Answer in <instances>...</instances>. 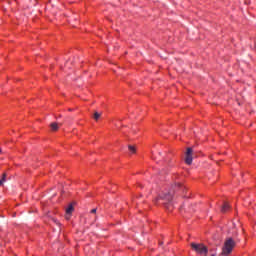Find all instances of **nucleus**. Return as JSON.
Instances as JSON below:
<instances>
[{
	"label": "nucleus",
	"instance_id": "obj_7",
	"mask_svg": "<svg viewBox=\"0 0 256 256\" xmlns=\"http://www.w3.org/2000/svg\"><path fill=\"white\" fill-rule=\"evenodd\" d=\"M93 119L94 121H99V119H101V113L94 112Z\"/></svg>",
	"mask_w": 256,
	"mask_h": 256
},
{
	"label": "nucleus",
	"instance_id": "obj_1",
	"mask_svg": "<svg viewBox=\"0 0 256 256\" xmlns=\"http://www.w3.org/2000/svg\"><path fill=\"white\" fill-rule=\"evenodd\" d=\"M235 240L233 238H227L224 242V245L222 247V252L220 255L222 256H229L233 252V249L235 248Z\"/></svg>",
	"mask_w": 256,
	"mask_h": 256
},
{
	"label": "nucleus",
	"instance_id": "obj_3",
	"mask_svg": "<svg viewBox=\"0 0 256 256\" xmlns=\"http://www.w3.org/2000/svg\"><path fill=\"white\" fill-rule=\"evenodd\" d=\"M185 163L186 165H191V163H193V148H187L185 154Z\"/></svg>",
	"mask_w": 256,
	"mask_h": 256
},
{
	"label": "nucleus",
	"instance_id": "obj_13",
	"mask_svg": "<svg viewBox=\"0 0 256 256\" xmlns=\"http://www.w3.org/2000/svg\"><path fill=\"white\" fill-rule=\"evenodd\" d=\"M0 153H1V149H0Z\"/></svg>",
	"mask_w": 256,
	"mask_h": 256
},
{
	"label": "nucleus",
	"instance_id": "obj_4",
	"mask_svg": "<svg viewBox=\"0 0 256 256\" xmlns=\"http://www.w3.org/2000/svg\"><path fill=\"white\" fill-rule=\"evenodd\" d=\"M73 211H75V202L70 203L68 205V207L66 208L65 219H67V221H69V219H71V215H73Z\"/></svg>",
	"mask_w": 256,
	"mask_h": 256
},
{
	"label": "nucleus",
	"instance_id": "obj_6",
	"mask_svg": "<svg viewBox=\"0 0 256 256\" xmlns=\"http://www.w3.org/2000/svg\"><path fill=\"white\" fill-rule=\"evenodd\" d=\"M50 127L53 131H58L59 130V124L57 122H53L50 124Z\"/></svg>",
	"mask_w": 256,
	"mask_h": 256
},
{
	"label": "nucleus",
	"instance_id": "obj_5",
	"mask_svg": "<svg viewBox=\"0 0 256 256\" xmlns=\"http://www.w3.org/2000/svg\"><path fill=\"white\" fill-rule=\"evenodd\" d=\"M228 209H230L229 203L225 202L221 208L222 213H227Z\"/></svg>",
	"mask_w": 256,
	"mask_h": 256
},
{
	"label": "nucleus",
	"instance_id": "obj_12",
	"mask_svg": "<svg viewBox=\"0 0 256 256\" xmlns=\"http://www.w3.org/2000/svg\"><path fill=\"white\" fill-rule=\"evenodd\" d=\"M95 221H97V216H94L92 223H95Z\"/></svg>",
	"mask_w": 256,
	"mask_h": 256
},
{
	"label": "nucleus",
	"instance_id": "obj_11",
	"mask_svg": "<svg viewBox=\"0 0 256 256\" xmlns=\"http://www.w3.org/2000/svg\"><path fill=\"white\" fill-rule=\"evenodd\" d=\"M91 213H92V215H95V213H97V208L92 209Z\"/></svg>",
	"mask_w": 256,
	"mask_h": 256
},
{
	"label": "nucleus",
	"instance_id": "obj_10",
	"mask_svg": "<svg viewBox=\"0 0 256 256\" xmlns=\"http://www.w3.org/2000/svg\"><path fill=\"white\" fill-rule=\"evenodd\" d=\"M128 149H129V151H130V153H136L137 152V149L135 148V146H133V145H129L128 146Z\"/></svg>",
	"mask_w": 256,
	"mask_h": 256
},
{
	"label": "nucleus",
	"instance_id": "obj_8",
	"mask_svg": "<svg viewBox=\"0 0 256 256\" xmlns=\"http://www.w3.org/2000/svg\"><path fill=\"white\" fill-rule=\"evenodd\" d=\"M5 181H7V174L6 173H4L2 175V178L0 180V187H1V185H3V183H5Z\"/></svg>",
	"mask_w": 256,
	"mask_h": 256
},
{
	"label": "nucleus",
	"instance_id": "obj_2",
	"mask_svg": "<svg viewBox=\"0 0 256 256\" xmlns=\"http://www.w3.org/2000/svg\"><path fill=\"white\" fill-rule=\"evenodd\" d=\"M160 199L163 201L165 207H167L168 211H171V201H173V192H165L160 196Z\"/></svg>",
	"mask_w": 256,
	"mask_h": 256
},
{
	"label": "nucleus",
	"instance_id": "obj_9",
	"mask_svg": "<svg viewBox=\"0 0 256 256\" xmlns=\"http://www.w3.org/2000/svg\"><path fill=\"white\" fill-rule=\"evenodd\" d=\"M179 189H185V187H183V185L178 182L175 184V191H179Z\"/></svg>",
	"mask_w": 256,
	"mask_h": 256
}]
</instances>
